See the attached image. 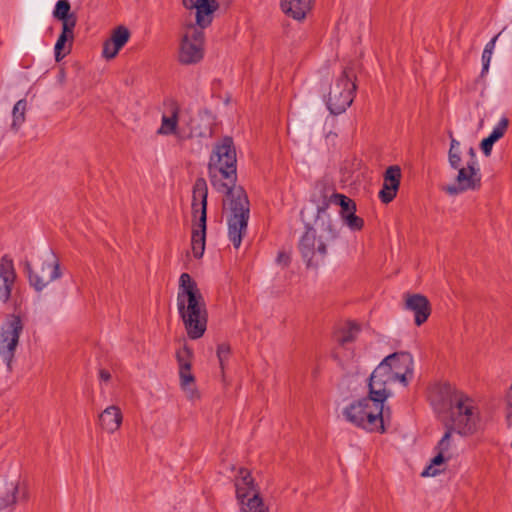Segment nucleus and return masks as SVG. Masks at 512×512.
Listing matches in <instances>:
<instances>
[{"label": "nucleus", "instance_id": "obj_34", "mask_svg": "<svg viewBox=\"0 0 512 512\" xmlns=\"http://www.w3.org/2000/svg\"><path fill=\"white\" fill-rule=\"evenodd\" d=\"M334 204L340 207L338 213L340 214L342 220L346 217V215H352L356 213L355 201L344 194L338 196V199Z\"/></svg>", "mask_w": 512, "mask_h": 512}, {"label": "nucleus", "instance_id": "obj_25", "mask_svg": "<svg viewBox=\"0 0 512 512\" xmlns=\"http://www.w3.org/2000/svg\"><path fill=\"white\" fill-rule=\"evenodd\" d=\"M360 331L361 326L358 323L348 321L344 326L335 331L334 339L340 347L344 348L357 339Z\"/></svg>", "mask_w": 512, "mask_h": 512}, {"label": "nucleus", "instance_id": "obj_20", "mask_svg": "<svg viewBox=\"0 0 512 512\" xmlns=\"http://www.w3.org/2000/svg\"><path fill=\"white\" fill-rule=\"evenodd\" d=\"M340 195L336 192L334 186L325 182H317L311 195V202L315 204L316 208H320V206L330 207Z\"/></svg>", "mask_w": 512, "mask_h": 512}, {"label": "nucleus", "instance_id": "obj_6", "mask_svg": "<svg viewBox=\"0 0 512 512\" xmlns=\"http://www.w3.org/2000/svg\"><path fill=\"white\" fill-rule=\"evenodd\" d=\"M356 76L351 68H345L331 86L326 105L331 114L338 115L346 111L353 102L357 89Z\"/></svg>", "mask_w": 512, "mask_h": 512}, {"label": "nucleus", "instance_id": "obj_31", "mask_svg": "<svg viewBox=\"0 0 512 512\" xmlns=\"http://www.w3.org/2000/svg\"><path fill=\"white\" fill-rule=\"evenodd\" d=\"M206 243V232L197 231L192 229L191 247L193 256L197 259L201 258L204 254Z\"/></svg>", "mask_w": 512, "mask_h": 512}, {"label": "nucleus", "instance_id": "obj_15", "mask_svg": "<svg viewBox=\"0 0 512 512\" xmlns=\"http://www.w3.org/2000/svg\"><path fill=\"white\" fill-rule=\"evenodd\" d=\"M330 207L316 208L315 225L320 231V238H324L325 241L330 242L335 240L339 234V220L334 213L332 218L329 212Z\"/></svg>", "mask_w": 512, "mask_h": 512}, {"label": "nucleus", "instance_id": "obj_43", "mask_svg": "<svg viewBox=\"0 0 512 512\" xmlns=\"http://www.w3.org/2000/svg\"><path fill=\"white\" fill-rule=\"evenodd\" d=\"M494 143L495 142L492 140V138H489L488 136L482 139L480 142V148L486 157L491 155Z\"/></svg>", "mask_w": 512, "mask_h": 512}, {"label": "nucleus", "instance_id": "obj_19", "mask_svg": "<svg viewBox=\"0 0 512 512\" xmlns=\"http://www.w3.org/2000/svg\"><path fill=\"white\" fill-rule=\"evenodd\" d=\"M280 7L286 16L301 22L311 11L313 0H281Z\"/></svg>", "mask_w": 512, "mask_h": 512}, {"label": "nucleus", "instance_id": "obj_12", "mask_svg": "<svg viewBox=\"0 0 512 512\" xmlns=\"http://www.w3.org/2000/svg\"><path fill=\"white\" fill-rule=\"evenodd\" d=\"M306 231L299 240V250L307 267H317L327 255V246L324 238L318 239L316 244L315 228L310 224H305Z\"/></svg>", "mask_w": 512, "mask_h": 512}, {"label": "nucleus", "instance_id": "obj_37", "mask_svg": "<svg viewBox=\"0 0 512 512\" xmlns=\"http://www.w3.org/2000/svg\"><path fill=\"white\" fill-rule=\"evenodd\" d=\"M508 126L509 119L507 117H502L488 137L492 138V140L496 143L504 136Z\"/></svg>", "mask_w": 512, "mask_h": 512}, {"label": "nucleus", "instance_id": "obj_17", "mask_svg": "<svg viewBox=\"0 0 512 512\" xmlns=\"http://www.w3.org/2000/svg\"><path fill=\"white\" fill-rule=\"evenodd\" d=\"M230 163L237 164L236 148L233 138L225 136L214 144L208 164Z\"/></svg>", "mask_w": 512, "mask_h": 512}, {"label": "nucleus", "instance_id": "obj_39", "mask_svg": "<svg viewBox=\"0 0 512 512\" xmlns=\"http://www.w3.org/2000/svg\"><path fill=\"white\" fill-rule=\"evenodd\" d=\"M343 222L352 231H360L364 227V220L357 216L356 213L352 215H346V217L343 219Z\"/></svg>", "mask_w": 512, "mask_h": 512}, {"label": "nucleus", "instance_id": "obj_27", "mask_svg": "<svg viewBox=\"0 0 512 512\" xmlns=\"http://www.w3.org/2000/svg\"><path fill=\"white\" fill-rule=\"evenodd\" d=\"M191 364H185L179 368L180 387L191 400L199 398L198 390L195 388V377L191 372Z\"/></svg>", "mask_w": 512, "mask_h": 512}, {"label": "nucleus", "instance_id": "obj_36", "mask_svg": "<svg viewBox=\"0 0 512 512\" xmlns=\"http://www.w3.org/2000/svg\"><path fill=\"white\" fill-rule=\"evenodd\" d=\"M193 350L188 346L184 345L182 349L176 352V360L179 368L184 367L185 364L192 365Z\"/></svg>", "mask_w": 512, "mask_h": 512}, {"label": "nucleus", "instance_id": "obj_46", "mask_svg": "<svg viewBox=\"0 0 512 512\" xmlns=\"http://www.w3.org/2000/svg\"><path fill=\"white\" fill-rule=\"evenodd\" d=\"M277 263L283 265L284 267L290 264L291 258L290 255L284 251H280L277 255L276 259Z\"/></svg>", "mask_w": 512, "mask_h": 512}, {"label": "nucleus", "instance_id": "obj_41", "mask_svg": "<svg viewBox=\"0 0 512 512\" xmlns=\"http://www.w3.org/2000/svg\"><path fill=\"white\" fill-rule=\"evenodd\" d=\"M195 192H196V181L194 182L193 190H192V204H191L192 219H197V217H199V215H200L201 197L196 196Z\"/></svg>", "mask_w": 512, "mask_h": 512}, {"label": "nucleus", "instance_id": "obj_2", "mask_svg": "<svg viewBox=\"0 0 512 512\" xmlns=\"http://www.w3.org/2000/svg\"><path fill=\"white\" fill-rule=\"evenodd\" d=\"M431 403L436 409H448L461 436L473 435L478 430L479 413L474 401L466 394L456 390L449 383H440L433 387L430 394Z\"/></svg>", "mask_w": 512, "mask_h": 512}, {"label": "nucleus", "instance_id": "obj_49", "mask_svg": "<svg viewBox=\"0 0 512 512\" xmlns=\"http://www.w3.org/2000/svg\"><path fill=\"white\" fill-rule=\"evenodd\" d=\"M99 378L102 380V381H109L111 379V374L109 371L105 370V369H101L99 371Z\"/></svg>", "mask_w": 512, "mask_h": 512}, {"label": "nucleus", "instance_id": "obj_51", "mask_svg": "<svg viewBox=\"0 0 512 512\" xmlns=\"http://www.w3.org/2000/svg\"><path fill=\"white\" fill-rule=\"evenodd\" d=\"M229 470L230 471H234L235 470V466L233 464L229 465Z\"/></svg>", "mask_w": 512, "mask_h": 512}, {"label": "nucleus", "instance_id": "obj_42", "mask_svg": "<svg viewBox=\"0 0 512 512\" xmlns=\"http://www.w3.org/2000/svg\"><path fill=\"white\" fill-rule=\"evenodd\" d=\"M13 285L14 283L0 281V299L3 302H7L9 300Z\"/></svg>", "mask_w": 512, "mask_h": 512}, {"label": "nucleus", "instance_id": "obj_7", "mask_svg": "<svg viewBox=\"0 0 512 512\" xmlns=\"http://www.w3.org/2000/svg\"><path fill=\"white\" fill-rule=\"evenodd\" d=\"M23 271L27 276L29 284L36 292H41L51 282L62 276L60 263L55 253L48 249L41 264V274L35 272L29 260L23 261Z\"/></svg>", "mask_w": 512, "mask_h": 512}, {"label": "nucleus", "instance_id": "obj_18", "mask_svg": "<svg viewBox=\"0 0 512 512\" xmlns=\"http://www.w3.org/2000/svg\"><path fill=\"white\" fill-rule=\"evenodd\" d=\"M196 196L201 197L200 202V215L197 219H192V229L197 231H207V199L208 187L204 178L199 177L196 179Z\"/></svg>", "mask_w": 512, "mask_h": 512}, {"label": "nucleus", "instance_id": "obj_50", "mask_svg": "<svg viewBox=\"0 0 512 512\" xmlns=\"http://www.w3.org/2000/svg\"><path fill=\"white\" fill-rule=\"evenodd\" d=\"M506 424L508 428L512 427V411H508L505 416Z\"/></svg>", "mask_w": 512, "mask_h": 512}, {"label": "nucleus", "instance_id": "obj_11", "mask_svg": "<svg viewBox=\"0 0 512 512\" xmlns=\"http://www.w3.org/2000/svg\"><path fill=\"white\" fill-rule=\"evenodd\" d=\"M413 364L412 355L401 351L386 356L379 365H384V371L393 378V382L399 381L403 386H408L413 378Z\"/></svg>", "mask_w": 512, "mask_h": 512}, {"label": "nucleus", "instance_id": "obj_33", "mask_svg": "<svg viewBox=\"0 0 512 512\" xmlns=\"http://www.w3.org/2000/svg\"><path fill=\"white\" fill-rule=\"evenodd\" d=\"M445 453L437 451V455L431 459L430 464L422 471V477H434L440 474L443 470L438 469V466L444 464L450 457H445Z\"/></svg>", "mask_w": 512, "mask_h": 512}, {"label": "nucleus", "instance_id": "obj_22", "mask_svg": "<svg viewBox=\"0 0 512 512\" xmlns=\"http://www.w3.org/2000/svg\"><path fill=\"white\" fill-rule=\"evenodd\" d=\"M168 107L169 115L163 114L161 126L157 130L158 135H174L177 133L180 108L176 101L169 100L165 102Z\"/></svg>", "mask_w": 512, "mask_h": 512}, {"label": "nucleus", "instance_id": "obj_26", "mask_svg": "<svg viewBox=\"0 0 512 512\" xmlns=\"http://www.w3.org/2000/svg\"><path fill=\"white\" fill-rule=\"evenodd\" d=\"M69 0H58L53 10V17L62 23V27H75L77 16L70 12Z\"/></svg>", "mask_w": 512, "mask_h": 512}, {"label": "nucleus", "instance_id": "obj_13", "mask_svg": "<svg viewBox=\"0 0 512 512\" xmlns=\"http://www.w3.org/2000/svg\"><path fill=\"white\" fill-rule=\"evenodd\" d=\"M383 367L384 365H378L370 375L368 382L369 392L366 396L367 398H372L371 401L380 406L381 409H385L384 403L391 395L387 385L394 383L393 378L386 374Z\"/></svg>", "mask_w": 512, "mask_h": 512}, {"label": "nucleus", "instance_id": "obj_23", "mask_svg": "<svg viewBox=\"0 0 512 512\" xmlns=\"http://www.w3.org/2000/svg\"><path fill=\"white\" fill-rule=\"evenodd\" d=\"M75 27H62L54 47L55 60L60 62L72 50Z\"/></svg>", "mask_w": 512, "mask_h": 512}, {"label": "nucleus", "instance_id": "obj_38", "mask_svg": "<svg viewBox=\"0 0 512 512\" xmlns=\"http://www.w3.org/2000/svg\"><path fill=\"white\" fill-rule=\"evenodd\" d=\"M397 192L398 188H391V186L383 183L382 189L379 191L378 197L382 203L388 204L395 199Z\"/></svg>", "mask_w": 512, "mask_h": 512}, {"label": "nucleus", "instance_id": "obj_35", "mask_svg": "<svg viewBox=\"0 0 512 512\" xmlns=\"http://www.w3.org/2000/svg\"><path fill=\"white\" fill-rule=\"evenodd\" d=\"M401 180V169L397 165L389 166L384 173V184L391 186V188H398Z\"/></svg>", "mask_w": 512, "mask_h": 512}, {"label": "nucleus", "instance_id": "obj_10", "mask_svg": "<svg viewBox=\"0 0 512 512\" xmlns=\"http://www.w3.org/2000/svg\"><path fill=\"white\" fill-rule=\"evenodd\" d=\"M205 34L194 25L187 27L180 43L178 60L181 64L192 65L199 63L204 57Z\"/></svg>", "mask_w": 512, "mask_h": 512}, {"label": "nucleus", "instance_id": "obj_30", "mask_svg": "<svg viewBox=\"0 0 512 512\" xmlns=\"http://www.w3.org/2000/svg\"><path fill=\"white\" fill-rule=\"evenodd\" d=\"M15 279L16 273L13 260L8 255H4L0 260V281L14 283Z\"/></svg>", "mask_w": 512, "mask_h": 512}, {"label": "nucleus", "instance_id": "obj_29", "mask_svg": "<svg viewBox=\"0 0 512 512\" xmlns=\"http://www.w3.org/2000/svg\"><path fill=\"white\" fill-rule=\"evenodd\" d=\"M444 426L446 428V431H445L444 435L442 436V438L439 440L437 446L435 447V449L437 451H440L442 453H445L449 450L450 445H451L452 433L453 432L458 433V430H459L457 428L456 423L451 419H449L448 421H445Z\"/></svg>", "mask_w": 512, "mask_h": 512}, {"label": "nucleus", "instance_id": "obj_32", "mask_svg": "<svg viewBox=\"0 0 512 512\" xmlns=\"http://www.w3.org/2000/svg\"><path fill=\"white\" fill-rule=\"evenodd\" d=\"M26 106H27L26 100L21 99V100L17 101L13 107V111H12L13 120H12V124H11V129L14 132H17L20 129L21 125L25 122Z\"/></svg>", "mask_w": 512, "mask_h": 512}, {"label": "nucleus", "instance_id": "obj_14", "mask_svg": "<svg viewBox=\"0 0 512 512\" xmlns=\"http://www.w3.org/2000/svg\"><path fill=\"white\" fill-rule=\"evenodd\" d=\"M404 310L412 312L416 326L423 325L431 315L432 307L429 299L419 293H406L404 295Z\"/></svg>", "mask_w": 512, "mask_h": 512}, {"label": "nucleus", "instance_id": "obj_9", "mask_svg": "<svg viewBox=\"0 0 512 512\" xmlns=\"http://www.w3.org/2000/svg\"><path fill=\"white\" fill-rule=\"evenodd\" d=\"M236 497L242 512H269L262 498L254 490V480L248 469L241 467L235 479Z\"/></svg>", "mask_w": 512, "mask_h": 512}, {"label": "nucleus", "instance_id": "obj_4", "mask_svg": "<svg viewBox=\"0 0 512 512\" xmlns=\"http://www.w3.org/2000/svg\"><path fill=\"white\" fill-rule=\"evenodd\" d=\"M371 399L363 397L353 401L343 409V416L358 428L383 434L387 431L386 421L389 418L390 408L381 409Z\"/></svg>", "mask_w": 512, "mask_h": 512}, {"label": "nucleus", "instance_id": "obj_21", "mask_svg": "<svg viewBox=\"0 0 512 512\" xmlns=\"http://www.w3.org/2000/svg\"><path fill=\"white\" fill-rule=\"evenodd\" d=\"M22 495L23 500H27L28 492L25 487L11 483L9 487L0 490V512H12L18 501V494Z\"/></svg>", "mask_w": 512, "mask_h": 512}, {"label": "nucleus", "instance_id": "obj_47", "mask_svg": "<svg viewBox=\"0 0 512 512\" xmlns=\"http://www.w3.org/2000/svg\"><path fill=\"white\" fill-rule=\"evenodd\" d=\"M469 160L467 161V165L478 167L477 154L476 150L473 147H470L468 150Z\"/></svg>", "mask_w": 512, "mask_h": 512}, {"label": "nucleus", "instance_id": "obj_16", "mask_svg": "<svg viewBox=\"0 0 512 512\" xmlns=\"http://www.w3.org/2000/svg\"><path fill=\"white\" fill-rule=\"evenodd\" d=\"M186 9L196 10V25L198 29H205L212 22V14L219 8L216 0H183Z\"/></svg>", "mask_w": 512, "mask_h": 512}, {"label": "nucleus", "instance_id": "obj_24", "mask_svg": "<svg viewBox=\"0 0 512 512\" xmlns=\"http://www.w3.org/2000/svg\"><path fill=\"white\" fill-rule=\"evenodd\" d=\"M122 413L119 407L109 406L100 415L99 422L101 427L109 433L119 429L122 423Z\"/></svg>", "mask_w": 512, "mask_h": 512}, {"label": "nucleus", "instance_id": "obj_8", "mask_svg": "<svg viewBox=\"0 0 512 512\" xmlns=\"http://www.w3.org/2000/svg\"><path fill=\"white\" fill-rule=\"evenodd\" d=\"M23 330L24 322L21 316L16 314L7 315L0 327V355L9 371Z\"/></svg>", "mask_w": 512, "mask_h": 512}, {"label": "nucleus", "instance_id": "obj_3", "mask_svg": "<svg viewBox=\"0 0 512 512\" xmlns=\"http://www.w3.org/2000/svg\"><path fill=\"white\" fill-rule=\"evenodd\" d=\"M177 308L188 337L201 338L207 329L208 311L197 283L188 273H182L179 278Z\"/></svg>", "mask_w": 512, "mask_h": 512}, {"label": "nucleus", "instance_id": "obj_40", "mask_svg": "<svg viewBox=\"0 0 512 512\" xmlns=\"http://www.w3.org/2000/svg\"><path fill=\"white\" fill-rule=\"evenodd\" d=\"M230 354L231 347L228 343H221L217 346V357L222 371L225 368V361L228 360Z\"/></svg>", "mask_w": 512, "mask_h": 512}, {"label": "nucleus", "instance_id": "obj_48", "mask_svg": "<svg viewBox=\"0 0 512 512\" xmlns=\"http://www.w3.org/2000/svg\"><path fill=\"white\" fill-rule=\"evenodd\" d=\"M500 33L494 36L486 45L484 49H488L490 52H493L495 48L496 40L498 39Z\"/></svg>", "mask_w": 512, "mask_h": 512}, {"label": "nucleus", "instance_id": "obj_44", "mask_svg": "<svg viewBox=\"0 0 512 512\" xmlns=\"http://www.w3.org/2000/svg\"><path fill=\"white\" fill-rule=\"evenodd\" d=\"M492 53L493 52H490L488 49H484L483 50V53H482V71H481V75H484V74H486L488 72L490 61H491V57H492Z\"/></svg>", "mask_w": 512, "mask_h": 512}, {"label": "nucleus", "instance_id": "obj_28", "mask_svg": "<svg viewBox=\"0 0 512 512\" xmlns=\"http://www.w3.org/2000/svg\"><path fill=\"white\" fill-rule=\"evenodd\" d=\"M130 31L125 26H118L113 30L111 37L108 39L114 45V54H118L122 47L129 41Z\"/></svg>", "mask_w": 512, "mask_h": 512}, {"label": "nucleus", "instance_id": "obj_1", "mask_svg": "<svg viewBox=\"0 0 512 512\" xmlns=\"http://www.w3.org/2000/svg\"><path fill=\"white\" fill-rule=\"evenodd\" d=\"M207 168L211 186L225 194L223 205L229 211L228 237L234 248L238 249L247 233L250 201L245 189L237 185V164H208Z\"/></svg>", "mask_w": 512, "mask_h": 512}, {"label": "nucleus", "instance_id": "obj_45", "mask_svg": "<svg viewBox=\"0 0 512 512\" xmlns=\"http://www.w3.org/2000/svg\"><path fill=\"white\" fill-rule=\"evenodd\" d=\"M102 55L106 59H113L117 54H114V45L109 40H106L103 44Z\"/></svg>", "mask_w": 512, "mask_h": 512}, {"label": "nucleus", "instance_id": "obj_5", "mask_svg": "<svg viewBox=\"0 0 512 512\" xmlns=\"http://www.w3.org/2000/svg\"><path fill=\"white\" fill-rule=\"evenodd\" d=\"M450 148L448 151V162L452 169L457 170L458 174L455 183L447 185L443 190L449 195H458L466 191H477L481 188V173L479 167L466 165L461 166L460 143L453 138L450 133Z\"/></svg>", "mask_w": 512, "mask_h": 512}]
</instances>
